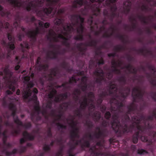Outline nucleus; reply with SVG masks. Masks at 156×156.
<instances>
[{
    "mask_svg": "<svg viewBox=\"0 0 156 156\" xmlns=\"http://www.w3.org/2000/svg\"><path fill=\"white\" fill-rule=\"evenodd\" d=\"M32 93H30V90H28L27 91L25 92L24 94V97L25 98H27L30 96H31Z\"/></svg>",
    "mask_w": 156,
    "mask_h": 156,
    "instance_id": "obj_1",
    "label": "nucleus"
},
{
    "mask_svg": "<svg viewBox=\"0 0 156 156\" xmlns=\"http://www.w3.org/2000/svg\"><path fill=\"white\" fill-rule=\"evenodd\" d=\"M38 24L40 26L42 27L44 26L45 28L48 27L49 25V24L48 23H46L43 24L42 22L41 21H39L38 22Z\"/></svg>",
    "mask_w": 156,
    "mask_h": 156,
    "instance_id": "obj_2",
    "label": "nucleus"
},
{
    "mask_svg": "<svg viewBox=\"0 0 156 156\" xmlns=\"http://www.w3.org/2000/svg\"><path fill=\"white\" fill-rule=\"evenodd\" d=\"M52 11L51 8H49V9H45L44 10V12L47 14H49Z\"/></svg>",
    "mask_w": 156,
    "mask_h": 156,
    "instance_id": "obj_3",
    "label": "nucleus"
},
{
    "mask_svg": "<svg viewBox=\"0 0 156 156\" xmlns=\"http://www.w3.org/2000/svg\"><path fill=\"white\" fill-rule=\"evenodd\" d=\"M10 85H9V88L10 89L12 90L13 91H14L15 90V87L14 86V83H10Z\"/></svg>",
    "mask_w": 156,
    "mask_h": 156,
    "instance_id": "obj_4",
    "label": "nucleus"
},
{
    "mask_svg": "<svg viewBox=\"0 0 156 156\" xmlns=\"http://www.w3.org/2000/svg\"><path fill=\"white\" fill-rule=\"evenodd\" d=\"M37 33V31H31L30 33V37H34Z\"/></svg>",
    "mask_w": 156,
    "mask_h": 156,
    "instance_id": "obj_5",
    "label": "nucleus"
},
{
    "mask_svg": "<svg viewBox=\"0 0 156 156\" xmlns=\"http://www.w3.org/2000/svg\"><path fill=\"white\" fill-rule=\"evenodd\" d=\"M65 34H61V35H59L58 36V37L59 38H60L62 39H63L64 40H66L67 39L66 38V37H65Z\"/></svg>",
    "mask_w": 156,
    "mask_h": 156,
    "instance_id": "obj_6",
    "label": "nucleus"
},
{
    "mask_svg": "<svg viewBox=\"0 0 156 156\" xmlns=\"http://www.w3.org/2000/svg\"><path fill=\"white\" fill-rule=\"evenodd\" d=\"M23 136L26 138H29V139H31L29 138V134L27 132H25L23 133Z\"/></svg>",
    "mask_w": 156,
    "mask_h": 156,
    "instance_id": "obj_7",
    "label": "nucleus"
},
{
    "mask_svg": "<svg viewBox=\"0 0 156 156\" xmlns=\"http://www.w3.org/2000/svg\"><path fill=\"white\" fill-rule=\"evenodd\" d=\"M55 23L58 24L61 23V20L59 19L56 20L55 22Z\"/></svg>",
    "mask_w": 156,
    "mask_h": 156,
    "instance_id": "obj_8",
    "label": "nucleus"
},
{
    "mask_svg": "<svg viewBox=\"0 0 156 156\" xmlns=\"http://www.w3.org/2000/svg\"><path fill=\"white\" fill-rule=\"evenodd\" d=\"M9 48L11 49H13L14 48V44L12 43H9Z\"/></svg>",
    "mask_w": 156,
    "mask_h": 156,
    "instance_id": "obj_9",
    "label": "nucleus"
},
{
    "mask_svg": "<svg viewBox=\"0 0 156 156\" xmlns=\"http://www.w3.org/2000/svg\"><path fill=\"white\" fill-rule=\"evenodd\" d=\"M110 116V113L109 112H107L106 114H105V117L107 118V119H108V118Z\"/></svg>",
    "mask_w": 156,
    "mask_h": 156,
    "instance_id": "obj_10",
    "label": "nucleus"
},
{
    "mask_svg": "<svg viewBox=\"0 0 156 156\" xmlns=\"http://www.w3.org/2000/svg\"><path fill=\"white\" fill-rule=\"evenodd\" d=\"M141 140L142 141L145 142L147 140L146 138L144 136H142L141 137Z\"/></svg>",
    "mask_w": 156,
    "mask_h": 156,
    "instance_id": "obj_11",
    "label": "nucleus"
},
{
    "mask_svg": "<svg viewBox=\"0 0 156 156\" xmlns=\"http://www.w3.org/2000/svg\"><path fill=\"white\" fill-rule=\"evenodd\" d=\"M64 30L66 31H70L71 30V29L68 26L67 29L64 28Z\"/></svg>",
    "mask_w": 156,
    "mask_h": 156,
    "instance_id": "obj_12",
    "label": "nucleus"
},
{
    "mask_svg": "<svg viewBox=\"0 0 156 156\" xmlns=\"http://www.w3.org/2000/svg\"><path fill=\"white\" fill-rule=\"evenodd\" d=\"M33 86V84L31 82H30L29 83V84L28 85V87H32Z\"/></svg>",
    "mask_w": 156,
    "mask_h": 156,
    "instance_id": "obj_13",
    "label": "nucleus"
},
{
    "mask_svg": "<svg viewBox=\"0 0 156 156\" xmlns=\"http://www.w3.org/2000/svg\"><path fill=\"white\" fill-rule=\"evenodd\" d=\"M83 29V27L82 25H81L80 27V30H78V31L79 32L80 31H82Z\"/></svg>",
    "mask_w": 156,
    "mask_h": 156,
    "instance_id": "obj_14",
    "label": "nucleus"
},
{
    "mask_svg": "<svg viewBox=\"0 0 156 156\" xmlns=\"http://www.w3.org/2000/svg\"><path fill=\"white\" fill-rule=\"evenodd\" d=\"M29 80V77H25L24 78V80L25 81H27Z\"/></svg>",
    "mask_w": 156,
    "mask_h": 156,
    "instance_id": "obj_15",
    "label": "nucleus"
},
{
    "mask_svg": "<svg viewBox=\"0 0 156 156\" xmlns=\"http://www.w3.org/2000/svg\"><path fill=\"white\" fill-rule=\"evenodd\" d=\"M55 90H54L53 91V93L55 94ZM51 95L50 96H49V97L50 98H51L53 96V94H52V93H51Z\"/></svg>",
    "mask_w": 156,
    "mask_h": 156,
    "instance_id": "obj_16",
    "label": "nucleus"
},
{
    "mask_svg": "<svg viewBox=\"0 0 156 156\" xmlns=\"http://www.w3.org/2000/svg\"><path fill=\"white\" fill-rule=\"evenodd\" d=\"M24 137H25L24 136ZM25 138H26L24 137V138H22L20 140V142L21 143H23V142H24L25 141Z\"/></svg>",
    "mask_w": 156,
    "mask_h": 156,
    "instance_id": "obj_17",
    "label": "nucleus"
},
{
    "mask_svg": "<svg viewBox=\"0 0 156 156\" xmlns=\"http://www.w3.org/2000/svg\"><path fill=\"white\" fill-rule=\"evenodd\" d=\"M77 3L80 5H81L83 4V2L82 0H81L80 1H78L77 2Z\"/></svg>",
    "mask_w": 156,
    "mask_h": 156,
    "instance_id": "obj_18",
    "label": "nucleus"
},
{
    "mask_svg": "<svg viewBox=\"0 0 156 156\" xmlns=\"http://www.w3.org/2000/svg\"><path fill=\"white\" fill-rule=\"evenodd\" d=\"M20 68V66L18 65L16 66L15 67V69L16 70H18Z\"/></svg>",
    "mask_w": 156,
    "mask_h": 156,
    "instance_id": "obj_19",
    "label": "nucleus"
},
{
    "mask_svg": "<svg viewBox=\"0 0 156 156\" xmlns=\"http://www.w3.org/2000/svg\"><path fill=\"white\" fill-rule=\"evenodd\" d=\"M33 92L37 94V90L36 89H34L33 90Z\"/></svg>",
    "mask_w": 156,
    "mask_h": 156,
    "instance_id": "obj_20",
    "label": "nucleus"
},
{
    "mask_svg": "<svg viewBox=\"0 0 156 156\" xmlns=\"http://www.w3.org/2000/svg\"><path fill=\"white\" fill-rule=\"evenodd\" d=\"M20 93V90H18L17 91L16 93L17 94L19 95Z\"/></svg>",
    "mask_w": 156,
    "mask_h": 156,
    "instance_id": "obj_21",
    "label": "nucleus"
},
{
    "mask_svg": "<svg viewBox=\"0 0 156 156\" xmlns=\"http://www.w3.org/2000/svg\"><path fill=\"white\" fill-rule=\"evenodd\" d=\"M110 2L111 3H113L114 2H115V0H109Z\"/></svg>",
    "mask_w": 156,
    "mask_h": 156,
    "instance_id": "obj_22",
    "label": "nucleus"
},
{
    "mask_svg": "<svg viewBox=\"0 0 156 156\" xmlns=\"http://www.w3.org/2000/svg\"><path fill=\"white\" fill-rule=\"evenodd\" d=\"M80 21H81V22H83V19L82 18H80Z\"/></svg>",
    "mask_w": 156,
    "mask_h": 156,
    "instance_id": "obj_23",
    "label": "nucleus"
},
{
    "mask_svg": "<svg viewBox=\"0 0 156 156\" xmlns=\"http://www.w3.org/2000/svg\"><path fill=\"white\" fill-rule=\"evenodd\" d=\"M7 93L8 94H11L12 93L11 92H9V91H7Z\"/></svg>",
    "mask_w": 156,
    "mask_h": 156,
    "instance_id": "obj_24",
    "label": "nucleus"
},
{
    "mask_svg": "<svg viewBox=\"0 0 156 156\" xmlns=\"http://www.w3.org/2000/svg\"><path fill=\"white\" fill-rule=\"evenodd\" d=\"M137 139H136L135 141H134V140H133V142L134 143H136L137 142Z\"/></svg>",
    "mask_w": 156,
    "mask_h": 156,
    "instance_id": "obj_25",
    "label": "nucleus"
},
{
    "mask_svg": "<svg viewBox=\"0 0 156 156\" xmlns=\"http://www.w3.org/2000/svg\"><path fill=\"white\" fill-rule=\"evenodd\" d=\"M34 99H36V95L34 94Z\"/></svg>",
    "mask_w": 156,
    "mask_h": 156,
    "instance_id": "obj_26",
    "label": "nucleus"
},
{
    "mask_svg": "<svg viewBox=\"0 0 156 156\" xmlns=\"http://www.w3.org/2000/svg\"><path fill=\"white\" fill-rule=\"evenodd\" d=\"M8 38L9 40H10L11 36H10L9 35L8 36Z\"/></svg>",
    "mask_w": 156,
    "mask_h": 156,
    "instance_id": "obj_27",
    "label": "nucleus"
},
{
    "mask_svg": "<svg viewBox=\"0 0 156 156\" xmlns=\"http://www.w3.org/2000/svg\"><path fill=\"white\" fill-rule=\"evenodd\" d=\"M91 2H94L95 1V0H90Z\"/></svg>",
    "mask_w": 156,
    "mask_h": 156,
    "instance_id": "obj_28",
    "label": "nucleus"
},
{
    "mask_svg": "<svg viewBox=\"0 0 156 156\" xmlns=\"http://www.w3.org/2000/svg\"><path fill=\"white\" fill-rule=\"evenodd\" d=\"M48 0V1L49 2H53V0Z\"/></svg>",
    "mask_w": 156,
    "mask_h": 156,
    "instance_id": "obj_29",
    "label": "nucleus"
},
{
    "mask_svg": "<svg viewBox=\"0 0 156 156\" xmlns=\"http://www.w3.org/2000/svg\"><path fill=\"white\" fill-rule=\"evenodd\" d=\"M2 9V7L1 5H0V10H1Z\"/></svg>",
    "mask_w": 156,
    "mask_h": 156,
    "instance_id": "obj_30",
    "label": "nucleus"
},
{
    "mask_svg": "<svg viewBox=\"0 0 156 156\" xmlns=\"http://www.w3.org/2000/svg\"><path fill=\"white\" fill-rule=\"evenodd\" d=\"M27 10H30V9H29V8H27Z\"/></svg>",
    "mask_w": 156,
    "mask_h": 156,
    "instance_id": "obj_31",
    "label": "nucleus"
},
{
    "mask_svg": "<svg viewBox=\"0 0 156 156\" xmlns=\"http://www.w3.org/2000/svg\"><path fill=\"white\" fill-rule=\"evenodd\" d=\"M16 122H17V123H18L17 121L15 120Z\"/></svg>",
    "mask_w": 156,
    "mask_h": 156,
    "instance_id": "obj_32",
    "label": "nucleus"
},
{
    "mask_svg": "<svg viewBox=\"0 0 156 156\" xmlns=\"http://www.w3.org/2000/svg\"><path fill=\"white\" fill-rule=\"evenodd\" d=\"M25 47H27V45H26Z\"/></svg>",
    "mask_w": 156,
    "mask_h": 156,
    "instance_id": "obj_33",
    "label": "nucleus"
},
{
    "mask_svg": "<svg viewBox=\"0 0 156 156\" xmlns=\"http://www.w3.org/2000/svg\"><path fill=\"white\" fill-rule=\"evenodd\" d=\"M16 59H18V58H17V57H16Z\"/></svg>",
    "mask_w": 156,
    "mask_h": 156,
    "instance_id": "obj_34",
    "label": "nucleus"
},
{
    "mask_svg": "<svg viewBox=\"0 0 156 156\" xmlns=\"http://www.w3.org/2000/svg\"><path fill=\"white\" fill-rule=\"evenodd\" d=\"M44 149H45V150H47V149H45V148H44Z\"/></svg>",
    "mask_w": 156,
    "mask_h": 156,
    "instance_id": "obj_35",
    "label": "nucleus"
}]
</instances>
